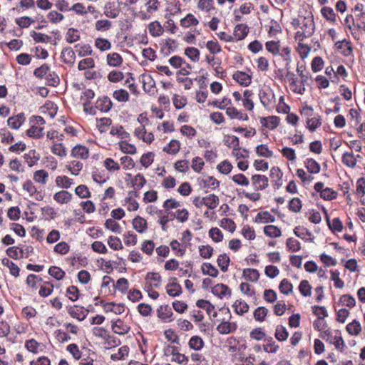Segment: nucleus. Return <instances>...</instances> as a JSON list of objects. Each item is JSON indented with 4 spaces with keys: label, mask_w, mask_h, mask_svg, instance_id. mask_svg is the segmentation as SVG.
Returning a JSON list of instances; mask_svg holds the SVG:
<instances>
[{
    "label": "nucleus",
    "mask_w": 365,
    "mask_h": 365,
    "mask_svg": "<svg viewBox=\"0 0 365 365\" xmlns=\"http://www.w3.org/2000/svg\"><path fill=\"white\" fill-rule=\"evenodd\" d=\"M299 29L296 32L294 38L298 41H303L310 37L314 32L315 25L312 16L302 17L298 20Z\"/></svg>",
    "instance_id": "1"
},
{
    "label": "nucleus",
    "mask_w": 365,
    "mask_h": 365,
    "mask_svg": "<svg viewBox=\"0 0 365 365\" xmlns=\"http://www.w3.org/2000/svg\"><path fill=\"white\" fill-rule=\"evenodd\" d=\"M302 114L307 117V125L311 132H314L318 127L322 125L321 118L319 116L309 118L312 115V108L307 107L304 108Z\"/></svg>",
    "instance_id": "2"
},
{
    "label": "nucleus",
    "mask_w": 365,
    "mask_h": 365,
    "mask_svg": "<svg viewBox=\"0 0 365 365\" xmlns=\"http://www.w3.org/2000/svg\"><path fill=\"white\" fill-rule=\"evenodd\" d=\"M23 190L26 191L31 197H34L36 200L41 201L43 199L42 192L37 190L31 180H27L24 183Z\"/></svg>",
    "instance_id": "3"
},
{
    "label": "nucleus",
    "mask_w": 365,
    "mask_h": 365,
    "mask_svg": "<svg viewBox=\"0 0 365 365\" xmlns=\"http://www.w3.org/2000/svg\"><path fill=\"white\" fill-rule=\"evenodd\" d=\"M173 311L170 307L168 305H161L157 309V316L163 322H170L173 320Z\"/></svg>",
    "instance_id": "4"
},
{
    "label": "nucleus",
    "mask_w": 365,
    "mask_h": 365,
    "mask_svg": "<svg viewBox=\"0 0 365 365\" xmlns=\"http://www.w3.org/2000/svg\"><path fill=\"white\" fill-rule=\"evenodd\" d=\"M166 292L170 297H177L181 294L182 287L177 282V279L175 277L170 279V282L166 286Z\"/></svg>",
    "instance_id": "5"
},
{
    "label": "nucleus",
    "mask_w": 365,
    "mask_h": 365,
    "mask_svg": "<svg viewBox=\"0 0 365 365\" xmlns=\"http://www.w3.org/2000/svg\"><path fill=\"white\" fill-rule=\"evenodd\" d=\"M255 190H262L268 187V178L265 175H255L252 177Z\"/></svg>",
    "instance_id": "6"
},
{
    "label": "nucleus",
    "mask_w": 365,
    "mask_h": 365,
    "mask_svg": "<svg viewBox=\"0 0 365 365\" xmlns=\"http://www.w3.org/2000/svg\"><path fill=\"white\" fill-rule=\"evenodd\" d=\"M71 155L76 158L86 159L89 156V149L86 146L77 145L71 150Z\"/></svg>",
    "instance_id": "7"
},
{
    "label": "nucleus",
    "mask_w": 365,
    "mask_h": 365,
    "mask_svg": "<svg viewBox=\"0 0 365 365\" xmlns=\"http://www.w3.org/2000/svg\"><path fill=\"white\" fill-rule=\"evenodd\" d=\"M212 293L220 297H230L232 294L231 289L224 284H218L212 288Z\"/></svg>",
    "instance_id": "8"
},
{
    "label": "nucleus",
    "mask_w": 365,
    "mask_h": 365,
    "mask_svg": "<svg viewBox=\"0 0 365 365\" xmlns=\"http://www.w3.org/2000/svg\"><path fill=\"white\" fill-rule=\"evenodd\" d=\"M112 330L119 335H125L130 331V327L128 326L123 321L118 319L112 324Z\"/></svg>",
    "instance_id": "9"
},
{
    "label": "nucleus",
    "mask_w": 365,
    "mask_h": 365,
    "mask_svg": "<svg viewBox=\"0 0 365 365\" xmlns=\"http://www.w3.org/2000/svg\"><path fill=\"white\" fill-rule=\"evenodd\" d=\"M123 60L122 56L117 52H112L107 55L106 63L112 67H120Z\"/></svg>",
    "instance_id": "10"
},
{
    "label": "nucleus",
    "mask_w": 365,
    "mask_h": 365,
    "mask_svg": "<svg viewBox=\"0 0 365 365\" xmlns=\"http://www.w3.org/2000/svg\"><path fill=\"white\" fill-rule=\"evenodd\" d=\"M25 115L23 113H20L16 115L9 118L7 120L8 125L13 129H19L25 121Z\"/></svg>",
    "instance_id": "11"
},
{
    "label": "nucleus",
    "mask_w": 365,
    "mask_h": 365,
    "mask_svg": "<svg viewBox=\"0 0 365 365\" xmlns=\"http://www.w3.org/2000/svg\"><path fill=\"white\" fill-rule=\"evenodd\" d=\"M112 106L113 103L108 96H103L99 98L96 103V108L102 112L109 111Z\"/></svg>",
    "instance_id": "12"
},
{
    "label": "nucleus",
    "mask_w": 365,
    "mask_h": 365,
    "mask_svg": "<svg viewBox=\"0 0 365 365\" xmlns=\"http://www.w3.org/2000/svg\"><path fill=\"white\" fill-rule=\"evenodd\" d=\"M61 58L65 63L73 64L76 59V54L71 48L67 47L62 50Z\"/></svg>",
    "instance_id": "13"
},
{
    "label": "nucleus",
    "mask_w": 365,
    "mask_h": 365,
    "mask_svg": "<svg viewBox=\"0 0 365 365\" xmlns=\"http://www.w3.org/2000/svg\"><path fill=\"white\" fill-rule=\"evenodd\" d=\"M237 329V324L234 322H222L217 327V330L221 334H228Z\"/></svg>",
    "instance_id": "14"
},
{
    "label": "nucleus",
    "mask_w": 365,
    "mask_h": 365,
    "mask_svg": "<svg viewBox=\"0 0 365 365\" xmlns=\"http://www.w3.org/2000/svg\"><path fill=\"white\" fill-rule=\"evenodd\" d=\"M232 78L242 86H247L251 83V76L242 71H237Z\"/></svg>",
    "instance_id": "15"
},
{
    "label": "nucleus",
    "mask_w": 365,
    "mask_h": 365,
    "mask_svg": "<svg viewBox=\"0 0 365 365\" xmlns=\"http://www.w3.org/2000/svg\"><path fill=\"white\" fill-rule=\"evenodd\" d=\"M226 114L232 119L237 118L240 120H247L248 115L239 111L234 107H229L226 109Z\"/></svg>",
    "instance_id": "16"
},
{
    "label": "nucleus",
    "mask_w": 365,
    "mask_h": 365,
    "mask_svg": "<svg viewBox=\"0 0 365 365\" xmlns=\"http://www.w3.org/2000/svg\"><path fill=\"white\" fill-rule=\"evenodd\" d=\"M72 195L66 190L57 192L53 195V199L58 203L66 204L71 201Z\"/></svg>",
    "instance_id": "17"
},
{
    "label": "nucleus",
    "mask_w": 365,
    "mask_h": 365,
    "mask_svg": "<svg viewBox=\"0 0 365 365\" xmlns=\"http://www.w3.org/2000/svg\"><path fill=\"white\" fill-rule=\"evenodd\" d=\"M255 221L257 223L274 222L275 217L267 211L260 212L256 215Z\"/></svg>",
    "instance_id": "18"
},
{
    "label": "nucleus",
    "mask_w": 365,
    "mask_h": 365,
    "mask_svg": "<svg viewBox=\"0 0 365 365\" xmlns=\"http://www.w3.org/2000/svg\"><path fill=\"white\" fill-rule=\"evenodd\" d=\"M104 310L106 312H113L115 314H120L125 311V306L123 304H115L113 302L106 303L104 305Z\"/></svg>",
    "instance_id": "19"
},
{
    "label": "nucleus",
    "mask_w": 365,
    "mask_h": 365,
    "mask_svg": "<svg viewBox=\"0 0 365 365\" xmlns=\"http://www.w3.org/2000/svg\"><path fill=\"white\" fill-rule=\"evenodd\" d=\"M87 310L84 309L83 307H78V306H75V308H71L69 309V314L75 319H77L79 321H83L86 318L87 315Z\"/></svg>",
    "instance_id": "20"
},
{
    "label": "nucleus",
    "mask_w": 365,
    "mask_h": 365,
    "mask_svg": "<svg viewBox=\"0 0 365 365\" xmlns=\"http://www.w3.org/2000/svg\"><path fill=\"white\" fill-rule=\"evenodd\" d=\"M249 31L248 27L245 24H238L234 31V38L236 40H242L245 38Z\"/></svg>",
    "instance_id": "21"
},
{
    "label": "nucleus",
    "mask_w": 365,
    "mask_h": 365,
    "mask_svg": "<svg viewBox=\"0 0 365 365\" xmlns=\"http://www.w3.org/2000/svg\"><path fill=\"white\" fill-rule=\"evenodd\" d=\"M261 123L263 126L268 128L269 129L273 130L277 128L279 123V118L277 116H269L263 118L261 120Z\"/></svg>",
    "instance_id": "22"
},
{
    "label": "nucleus",
    "mask_w": 365,
    "mask_h": 365,
    "mask_svg": "<svg viewBox=\"0 0 365 365\" xmlns=\"http://www.w3.org/2000/svg\"><path fill=\"white\" fill-rule=\"evenodd\" d=\"M270 178L279 187L282 185V172L278 167H272L270 170Z\"/></svg>",
    "instance_id": "23"
},
{
    "label": "nucleus",
    "mask_w": 365,
    "mask_h": 365,
    "mask_svg": "<svg viewBox=\"0 0 365 365\" xmlns=\"http://www.w3.org/2000/svg\"><path fill=\"white\" fill-rule=\"evenodd\" d=\"M133 225L134 229L140 233L144 232L147 229L146 220L140 216H137L133 220Z\"/></svg>",
    "instance_id": "24"
},
{
    "label": "nucleus",
    "mask_w": 365,
    "mask_h": 365,
    "mask_svg": "<svg viewBox=\"0 0 365 365\" xmlns=\"http://www.w3.org/2000/svg\"><path fill=\"white\" fill-rule=\"evenodd\" d=\"M129 353V348L128 346H123L118 349L116 353L112 354L110 358L113 361L125 360Z\"/></svg>",
    "instance_id": "25"
},
{
    "label": "nucleus",
    "mask_w": 365,
    "mask_h": 365,
    "mask_svg": "<svg viewBox=\"0 0 365 365\" xmlns=\"http://www.w3.org/2000/svg\"><path fill=\"white\" fill-rule=\"evenodd\" d=\"M148 30H149L150 35L154 37L161 36L164 31L163 26L157 21L151 22L149 24Z\"/></svg>",
    "instance_id": "26"
},
{
    "label": "nucleus",
    "mask_w": 365,
    "mask_h": 365,
    "mask_svg": "<svg viewBox=\"0 0 365 365\" xmlns=\"http://www.w3.org/2000/svg\"><path fill=\"white\" fill-rule=\"evenodd\" d=\"M95 46L101 51H106L111 48V43L105 38L98 37L95 40Z\"/></svg>",
    "instance_id": "27"
},
{
    "label": "nucleus",
    "mask_w": 365,
    "mask_h": 365,
    "mask_svg": "<svg viewBox=\"0 0 365 365\" xmlns=\"http://www.w3.org/2000/svg\"><path fill=\"white\" fill-rule=\"evenodd\" d=\"M180 149V143L177 140H172L169 144L163 148V151L170 155L177 154Z\"/></svg>",
    "instance_id": "28"
},
{
    "label": "nucleus",
    "mask_w": 365,
    "mask_h": 365,
    "mask_svg": "<svg viewBox=\"0 0 365 365\" xmlns=\"http://www.w3.org/2000/svg\"><path fill=\"white\" fill-rule=\"evenodd\" d=\"M264 234L271 238H277L282 235V232L279 228L275 225H267L264 227Z\"/></svg>",
    "instance_id": "29"
},
{
    "label": "nucleus",
    "mask_w": 365,
    "mask_h": 365,
    "mask_svg": "<svg viewBox=\"0 0 365 365\" xmlns=\"http://www.w3.org/2000/svg\"><path fill=\"white\" fill-rule=\"evenodd\" d=\"M35 9V2L34 0H21L19 5L13 10L16 11L18 13H21L26 9Z\"/></svg>",
    "instance_id": "30"
},
{
    "label": "nucleus",
    "mask_w": 365,
    "mask_h": 365,
    "mask_svg": "<svg viewBox=\"0 0 365 365\" xmlns=\"http://www.w3.org/2000/svg\"><path fill=\"white\" fill-rule=\"evenodd\" d=\"M202 339L198 336H192L189 341V347L195 351L201 350L204 346Z\"/></svg>",
    "instance_id": "31"
},
{
    "label": "nucleus",
    "mask_w": 365,
    "mask_h": 365,
    "mask_svg": "<svg viewBox=\"0 0 365 365\" xmlns=\"http://www.w3.org/2000/svg\"><path fill=\"white\" fill-rule=\"evenodd\" d=\"M235 312L238 315H242L248 312L250 307L245 301L236 300L233 304Z\"/></svg>",
    "instance_id": "32"
},
{
    "label": "nucleus",
    "mask_w": 365,
    "mask_h": 365,
    "mask_svg": "<svg viewBox=\"0 0 365 365\" xmlns=\"http://www.w3.org/2000/svg\"><path fill=\"white\" fill-rule=\"evenodd\" d=\"M356 158L353 153H344L342 156V163L349 168H354L356 165Z\"/></svg>",
    "instance_id": "33"
},
{
    "label": "nucleus",
    "mask_w": 365,
    "mask_h": 365,
    "mask_svg": "<svg viewBox=\"0 0 365 365\" xmlns=\"http://www.w3.org/2000/svg\"><path fill=\"white\" fill-rule=\"evenodd\" d=\"M145 279L150 282V287H158L162 281L160 275L157 272H148Z\"/></svg>",
    "instance_id": "34"
},
{
    "label": "nucleus",
    "mask_w": 365,
    "mask_h": 365,
    "mask_svg": "<svg viewBox=\"0 0 365 365\" xmlns=\"http://www.w3.org/2000/svg\"><path fill=\"white\" fill-rule=\"evenodd\" d=\"M198 23V20L192 14H188L185 18L180 20V26L184 28L196 26Z\"/></svg>",
    "instance_id": "35"
},
{
    "label": "nucleus",
    "mask_w": 365,
    "mask_h": 365,
    "mask_svg": "<svg viewBox=\"0 0 365 365\" xmlns=\"http://www.w3.org/2000/svg\"><path fill=\"white\" fill-rule=\"evenodd\" d=\"M119 147L120 150L126 154L133 155L137 151L135 146L131 143H129L126 140L120 141L119 143Z\"/></svg>",
    "instance_id": "36"
},
{
    "label": "nucleus",
    "mask_w": 365,
    "mask_h": 365,
    "mask_svg": "<svg viewBox=\"0 0 365 365\" xmlns=\"http://www.w3.org/2000/svg\"><path fill=\"white\" fill-rule=\"evenodd\" d=\"M266 49L274 56L279 54L280 44L279 41H269L265 43Z\"/></svg>",
    "instance_id": "37"
},
{
    "label": "nucleus",
    "mask_w": 365,
    "mask_h": 365,
    "mask_svg": "<svg viewBox=\"0 0 365 365\" xmlns=\"http://www.w3.org/2000/svg\"><path fill=\"white\" fill-rule=\"evenodd\" d=\"M274 336L278 341H284L287 339L289 333L284 326L278 325L276 327Z\"/></svg>",
    "instance_id": "38"
},
{
    "label": "nucleus",
    "mask_w": 365,
    "mask_h": 365,
    "mask_svg": "<svg viewBox=\"0 0 365 365\" xmlns=\"http://www.w3.org/2000/svg\"><path fill=\"white\" fill-rule=\"evenodd\" d=\"M243 276L251 282H257L259 279V273L255 269L247 268L243 270Z\"/></svg>",
    "instance_id": "39"
},
{
    "label": "nucleus",
    "mask_w": 365,
    "mask_h": 365,
    "mask_svg": "<svg viewBox=\"0 0 365 365\" xmlns=\"http://www.w3.org/2000/svg\"><path fill=\"white\" fill-rule=\"evenodd\" d=\"M305 166L308 171L311 173L317 174L320 171L319 164L312 158L307 159Z\"/></svg>",
    "instance_id": "40"
},
{
    "label": "nucleus",
    "mask_w": 365,
    "mask_h": 365,
    "mask_svg": "<svg viewBox=\"0 0 365 365\" xmlns=\"http://www.w3.org/2000/svg\"><path fill=\"white\" fill-rule=\"evenodd\" d=\"M291 48L289 46H285L283 48H280L279 54L284 59V61L286 62V68H289V64L292 62V58H291Z\"/></svg>",
    "instance_id": "41"
},
{
    "label": "nucleus",
    "mask_w": 365,
    "mask_h": 365,
    "mask_svg": "<svg viewBox=\"0 0 365 365\" xmlns=\"http://www.w3.org/2000/svg\"><path fill=\"white\" fill-rule=\"evenodd\" d=\"M279 289L281 293L288 295L292 292L293 285L288 279H283L279 285Z\"/></svg>",
    "instance_id": "42"
},
{
    "label": "nucleus",
    "mask_w": 365,
    "mask_h": 365,
    "mask_svg": "<svg viewBox=\"0 0 365 365\" xmlns=\"http://www.w3.org/2000/svg\"><path fill=\"white\" fill-rule=\"evenodd\" d=\"M202 272L204 274L216 277L218 275V270L210 263H203L202 265Z\"/></svg>",
    "instance_id": "43"
},
{
    "label": "nucleus",
    "mask_w": 365,
    "mask_h": 365,
    "mask_svg": "<svg viewBox=\"0 0 365 365\" xmlns=\"http://www.w3.org/2000/svg\"><path fill=\"white\" fill-rule=\"evenodd\" d=\"M51 152L58 156L61 158L66 157L67 155V151L63 143H53L51 147Z\"/></svg>",
    "instance_id": "44"
},
{
    "label": "nucleus",
    "mask_w": 365,
    "mask_h": 365,
    "mask_svg": "<svg viewBox=\"0 0 365 365\" xmlns=\"http://www.w3.org/2000/svg\"><path fill=\"white\" fill-rule=\"evenodd\" d=\"M103 165L106 170L110 173L118 171L120 170V165L110 158H106L104 160Z\"/></svg>",
    "instance_id": "45"
},
{
    "label": "nucleus",
    "mask_w": 365,
    "mask_h": 365,
    "mask_svg": "<svg viewBox=\"0 0 365 365\" xmlns=\"http://www.w3.org/2000/svg\"><path fill=\"white\" fill-rule=\"evenodd\" d=\"M346 329L348 333L351 335H358L361 330V324L356 320H354L352 322L348 324Z\"/></svg>",
    "instance_id": "46"
},
{
    "label": "nucleus",
    "mask_w": 365,
    "mask_h": 365,
    "mask_svg": "<svg viewBox=\"0 0 365 365\" xmlns=\"http://www.w3.org/2000/svg\"><path fill=\"white\" fill-rule=\"evenodd\" d=\"M311 46L304 44L302 41H298L297 51L302 59L306 58L311 51Z\"/></svg>",
    "instance_id": "47"
},
{
    "label": "nucleus",
    "mask_w": 365,
    "mask_h": 365,
    "mask_svg": "<svg viewBox=\"0 0 365 365\" xmlns=\"http://www.w3.org/2000/svg\"><path fill=\"white\" fill-rule=\"evenodd\" d=\"M48 177V173L44 170H38L34 173V181L43 185L46 183V179Z\"/></svg>",
    "instance_id": "48"
},
{
    "label": "nucleus",
    "mask_w": 365,
    "mask_h": 365,
    "mask_svg": "<svg viewBox=\"0 0 365 365\" xmlns=\"http://www.w3.org/2000/svg\"><path fill=\"white\" fill-rule=\"evenodd\" d=\"M219 198L214 194L205 197V205L211 210L216 208L219 205Z\"/></svg>",
    "instance_id": "49"
},
{
    "label": "nucleus",
    "mask_w": 365,
    "mask_h": 365,
    "mask_svg": "<svg viewBox=\"0 0 365 365\" xmlns=\"http://www.w3.org/2000/svg\"><path fill=\"white\" fill-rule=\"evenodd\" d=\"M48 274L57 280L63 279L66 274L65 272L62 269L56 266H51L48 269Z\"/></svg>",
    "instance_id": "50"
},
{
    "label": "nucleus",
    "mask_w": 365,
    "mask_h": 365,
    "mask_svg": "<svg viewBox=\"0 0 365 365\" xmlns=\"http://www.w3.org/2000/svg\"><path fill=\"white\" fill-rule=\"evenodd\" d=\"M268 312V309L264 307H259L253 313L255 319L260 322H263L265 319Z\"/></svg>",
    "instance_id": "51"
},
{
    "label": "nucleus",
    "mask_w": 365,
    "mask_h": 365,
    "mask_svg": "<svg viewBox=\"0 0 365 365\" xmlns=\"http://www.w3.org/2000/svg\"><path fill=\"white\" fill-rule=\"evenodd\" d=\"M66 168L74 175H78L83 168V163L78 160H73L66 165Z\"/></svg>",
    "instance_id": "52"
},
{
    "label": "nucleus",
    "mask_w": 365,
    "mask_h": 365,
    "mask_svg": "<svg viewBox=\"0 0 365 365\" xmlns=\"http://www.w3.org/2000/svg\"><path fill=\"white\" fill-rule=\"evenodd\" d=\"M66 41L70 43H73L74 42H76L80 38V32L79 31L74 29H69L66 35Z\"/></svg>",
    "instance_id": "53"
},
{
    "label": "nucleus",
    "mask_w": 365,
    "mask_h": 365,
    "mask_svg": "<svg viewBox=\"0 0 365 365\" xmlns=\"http://www.w3.org/2000/svg\"><path fill=\"white\" fill-rule=\"evenodd\" d=\"M172 348V354L173 355V360L180 364H186L188 362V358L185 354H180L177 351L175 347Z\"/></svg>",
    "instance_id": "54"
},
{
    "label": "nucleus",
    "mask_w": 365,
    "mask_h": 365,
    "mask_svg": "<svg viewBox=\"0 0 365 365\" xmlns=\"http://www.w3.org/2000/svg\"><path fill=\"white\" fill-rule=\"evenodd\" d=\"M113 96L118 102H127L129 100V94L124 89L116 90L113 92Z\"/></svg>",
    "instance_id": "55"
},
{
    "label": "nucleus",
    "mask_w": 365,
    "mask_h": 365,
    "mask_svg": "<svg viewBox=\"0 0 365 365\" xmlns=\"http://www.w3.org/2000/svg\"><path fill=\"white\" fill-rule=\"evenodd\" d=\"M2 264L5 266H7L9 268L10 273L14 276L18 277L19 275V267L14 264L12 261H10L7 258H4L2 260Z\"/></svg>",
    "instance_id": "56"
},
{
    "label": "nucleus",
    "mask_w": 365,
    "mask_h": 365,
    "mask_svg": "<svg viewBox=\"0 0 365 365\" xmlns=\"http://www.w3.org/2000/svg\"><path fill=\"white\" fill-rule=\"evenodd\" d=\"M95 96L94 92L91 89H87L83 92L81 96V100L83 101L84 110H88L87 106L91 103V100Z\"/></svg>",
    "instance_id": "57"
},
{
    "label": "nucleus",
    "mask_w": 365,
    "mask_h": 365,
    "mask_svg": "<svg viewBox=\"0 0 365 365\" xmlns=\"http://www.w3.org/2000/svg\"><path fill=\"white\" fill-rule=\"evenodd\" d=\"M220 227L230 232H234L236 229L235 222L230 218H222L220 221Z\"/></svg>",
    "instance_id": "58"
},
{
    "label": "nucleus",
    "mask_w": 365,
    "mask_h": 365,
    "mask_svg": "<svg viewBox=\"0 0 365 365\" xmlns=\"http://www.w3.org/2000/svg\"><path fill=\"white\" fill-rule=\"evenodd\" d=\"M56 183L60 187L68 188L73 184V180L67 176H58L56 178Z\"/></svg>",
    "instance_id": "59"
},
{
    "label": "nucleus",
    "mask_w": 365,
    "mask_h": 365,
    "mask_svg": "<svg viewBox=\"0 0 365 365\" xmlns=\"http://www.w3.org/2000/svg\"><path fill=\"white\" fill-rule=\"evenodd\" d=\"M256 153L258 155L264 158H271L273 155V152L268 148L267 145L264 144L257 146Z\"/></svg>",
    "instance_id": "60"
},
{
    "label": "nucleus",
    "mask_w": 365,
    "mask_h": 365,
    "mask_svg": "<svg viewBox=\"0 0 365 365\" xmlns=\"http://www.w3.org/2000/svg\"><path fill=\"white\" fill-rule=\"evenodd\" d=\"M53 290V285L48 282H46L41 286L38 294L42 297L49 296Z\"/></svg>",
    "instance_id": "61"
},
{
    "label": "nucleus",
    "mask_w": 365,
    "mask_h": 365,
    "mask_svg": "<svg viewBox=\"0 0 365 365\" xmlns=\"http://www.w3.org/2000/svg\"><path fill=\"white\" fill-rule=\"evenodd\" d=\"M217 264L220 267L222 272L227 271L228 266L230 264V257L226 255H220L217 259Z\"/></svg>",
    "instance_id": "62"
},
{
    "label": "nucleus",
    "mask_w": 365,
    "mask_h": 365,
    "mask_svg": "<svg viewBox=\"0 0 365 365\" xmlns=\"http://www.w3.org/2000/svg\"><path fill=\"white\" fill-rule=\"evenodd\" d=\"M185 54L192 61L196 62L199 60L200 51L195 47H188L185 50Z\"/></svg>",
    "instance_id": "63"
},
{
    "label": "nucleus",
    "mask_w": 365,
    "mask_h": 365,
    "mask_svg": "<svg viewBox=\"0 0 365 365\" xmlns=\"http://www.w3.org/2000/svg\"><path fill=\"white\" fill-rule=\"evenodd\" d=\"M6 252L8 256L15 259L23 257V250L19 249L18 247H10Z\"/></svg>",
    "instance_id": "64"
}]
</instances>
